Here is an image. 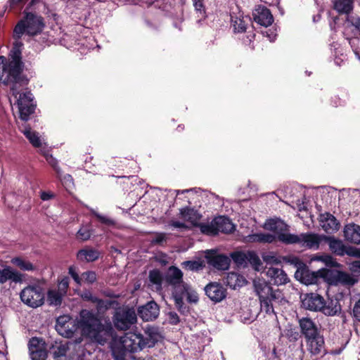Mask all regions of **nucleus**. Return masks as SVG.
I'll list each match as a JSON object with an SVG mask.
<instances>
[{
    "instance_id": "38",
    "label": "nucleus",
    "mask_w": 360,
    "mask_h": 360,
    "mask_svg": "<svg viewBox=\"0 0 360 360\" xmlns=\"http://www.w3.org/2000/svg\"><path fill=\"white\" fill-rule=\"evenodd\" d=\"M172 286L174 288V291L172 292L173 298H184V295H186L189 290V285L184 281L181 284Z\"/></svg>"
},
{
    "instance_id": "21",
    "label": "nucleus",
    "mask_w": 360,
    "mask_h": 360,
    "mask_svg": "<svg viewBox=\"0 0 360 360\" xmlns=\"http://www.w3.org/2000/svg\"><path fill=\"white\" fill-rule=\"evenodd\" d=\"M214 224L217 229V233H231L236 229V226L231 220L225 216H218L214 218Z\"/></svg>"
},
{
    "instance_id": "29",
    "label": "nucleus",
    "mask_w": 360,
    "mask_h": 360,
    "mask_svg": "<svg viewBox=\"0 0 360 360\" xmlns=\"http://www.w3.org/2000/svg\"><path fill=\"white\" fill-rule=\"evenodd\" d=\"M239 15H237L233 12L231 13V23L233 24V26L234 27V30L236 32L242 33L246 31L247 29V20L244 18L242 14L238 13Z\"/></svg>"
},
{
    "instance_id": "12",
    "label": "nucleus",
    "mask_w": 360,
    "mask_h": 360,
    "mask_svg": "<svg viewBox=\"0 0 360 360\" xmlns=\"http://www.w3.org/2000/svg\"><path fill=\"white\" fill-rule=\"evenodd\" d=\"M324 304V298L317 293H307L302 298V307L312 311H321Z\"/></svg>"
},
{
    "instance_id": "23",
    "label": "nucleus",
    "mask_w": 360,
    "mask_h": 360,
    "mask_svg": "<svg viewBox=\"0 0 360 360\" xmlns=\"http://www.w3.org/2000/svg\"><path fill=\"white\" fill-rule=\"evenodd\" d=\"M266 275L271 278V281L276 285L285 284L289 281L285 272L279 268H269L266 272Z\"/></svg>"
},
{
    "instance_id": "27",
    "label": "nucleus",
    "mask_w": 360,
    "mask_h": 360,
    "mask_svg": "<svg viewBox=\"0 0 360 360\" xmlns=\"http://www.w3.org/2000/svg\"><path fill=\"white\" fill-rule=\"evenodd\" d=\"M226 283L232 289H236L237 287L243 286L245 283V278L236 272L228 273L226 278Z\"/></svg>"
},
{
    "instance_id": "62",
    "label": "nucleus",
    "mask_w": 360,
    "mask_h": 360,
    "mask_svg": "<svg viewBox=\"0 0 360 360\" xmlns=\"http://www.w3.org/2000/svg\"><path fill=\"white\" fill-rule=\"evenodd\" d=\"M193 6L197 11L202 13L205 12V6L203 4V0H193Z\"/></svg>"
},
{
    "instance_id": "17",
    "label": "nucleus",
    "mask_w": 360,
    "mask_h": 360,
    "mask_svg": "<svg viewBox=\"0 0 360 360\" xmlns=\"http://www.w3.org/2000/svg\"><path fill=\"white\" fill-rule=\"evenodd\" d=\"M325 236L314 233H301L300 244L308 249H319L320 243L324 240Z\"/></svg>"
},
{
    "instance_id": "10",
    "label": "nucleus",
    "mask_w": 360,
    "mask_h": 360,
    "mask_svg": "<svg viewBox=\"0 0 360 360\" xmlns=\"http://www.w3.org/2000/svg\"><path fill=\"white\" fill-rule=\"evenodd\" d=\"M293 261H295V263L298 264L297 270L295 272V277L297 278H299L302 283L307 285L318 283L320 279L319 270L316 271H311L308 266L297 257H295Z\"/></svg>"
},
{
    "instance_id": "19",
    "label": "nucleus",
    "mask_w": 360,
    "mask_h": 360,
    "mask_svg": "<svg viewBox=\"0 0 360 360\" xmlns=\"http://www.w3.org/2000/svg\"><path fill=\"white\" fill-rule=\"evenodd\" d=\"M321 223L323 229L328 233H333L340 228V223L330 213H326L321 216Z\"/></svg>"
},
{
    "instance_id": "40",
    "label": "nucleus",
    "mask_w": 360,
    "mask_h": 360,
    "mask_svg": "<svg viewBox=\"0 0 360 360\" xmlns=\"http://www.w3.org/2000/svg\"><path fill=\"white\" fill-rule=\"evenodd\" d=\"M68 349L66 345L60 343L56 346H52L51 352L53 354L54 359L59 360V358L65 356Z\"/></svg>"
},
{
    "instance_id": "61",
    "label": "nucleus",
    "mask_w": 360,
    "mask_h": 360,
    "mask_svg": "<svg viewBox=\"0 0 360 360\" xmlns=\"http://www.w3.org/2000/svg\"><path fill=\"white\" fill-rule=\"evenodd\" d=\"M187 301L190 303H195L198 301V297L195 292H190L189 290L186 293Z\"/></svg>"
},
{
    "instance_id": "22",
    "label": "nucleus",
    "mask_w": 360,
    "mask_h": 360,
    "mask_svg": "<svg viewBox=\"0 0 360 360\" xmlns=\"http://www.w3.org/2000/svg\"><path fill=\"white\" fill-rule=\"evenodd\" d=\"M344 236L348 242L359 244L360 226L355 224H347L344 229Z\"/></svg>"
},
{
    "instance_id": "49",
    "label": "nucleus",
    "mask_w": 360,
    "mask_h": 360,
    "mask_svg": "<svg viewBox=\"0 0 360 360\" xmlns=\"http://www.w3.org/2000/svg\"><path fill=\"white\" fill-rule=\"evenodd\" d=\"M91 236V230L87 226H82L77 233V238L82 240H87Z\"/></svg>"
},
{
    "instance_id": "42",
    "label": "nucleus",
    "mask_w": 360,
    "mask_h": 360,
    "mask_svg": "<svg viewBox=\"0 0 360 360\" xmlns=\"http://www.w3.org/2000/svg\"><path fill=\"white\" fill-rule=\"evenodd\" d=\"M43 155L47 162L56 172L57 176H59L61 174V169L58 166V160L54 157H53L51 154H49V153L45 152Z\"/></svg>"
},
{
    "instance_id": "15",
    "label": "nucleus",
    "mask_w": 360,
    "mask_h": 360,
    "mask_svg": "<svg viewBox=\"0 0 360 360\" xmlns=\"http://www.w3.org/2000/svg\"><path fill=\"white\" fill-rule=\"evenodd\" d=\"M253 19L257 24L268 27L274 22V18L269 8L264 6H259L252 13Z\"/></svg>"
},
{
    "instance_id": "1",
    "label": "nucleus",
    "mask_w": 360,
    "mask_h": 360,
    "mask_svg": "<svg viewBox=\"0 0 360 360\" xmlns=\"http://www.w3.org/2000/svg\"><path fill=\"white\" fill-rule=\"evenodd\" d=\"M23 18L20 20L13 29V38L14 42L8 53V61L4 67L8 71L6 83L11 81L20 82L27 84V77L23 74L25 63L22 61V49L24 44L20 41L23 34L30 37L40 34L44 29L46 24L44 18L36 13L25 10Z\"/></svg>"
},
{
    "instance_id": "14",
    "label": "nucleus",
    "mask_w": 360,
    "mask_h": 360,
    "mask_svg": "<svg viewBox=\"0 0 360 360\" xmlns=\"http://www.w3.org/2000/svg\"><path fill=\"white\" fill-rule=\"evenodd\" d=\"M160 308L155 301L148 302L146 304L139 307L136 314L144 321H153L158 318Z\"/></svg>"
},
{
    "instance_id": "55",
    "label": "nucleus",
    "mask_w": 360,
    "mask_h": 360,
    "mask_svg": "<svg viewBox=\"0 0 360 360\" xmlns=\"http://www.w3.org/2000/svg\"><path fill=\"white\" fill-rule=\"evenodd\" d=\"M68 273L77 284L81 285L82 278V276H79L75 266H70L68 268Z\"/></svg>"
},
{
    "instance_id": "32",
    "label": "nucleus",
    "mask_w": 360,
    "mask_h": 360,
    "mask_svg": "<svg viewBox=\"0 0 360 360\" xmlns=\"http://www.w3.org/2000/svg\"><path fill=\"white\" fill-rule=\"evenodd\" d=\"M64 294L57 290H49L47 293V301L50 305L60 306Z\"/></svg>"
},
{
    "instance_id": "59",
    "label": "nucleus",
    "mask_w": 360,
    "mask_h": 360,
    "mask_svg": "<svg viewBox=\"0 0 360 360\" xmlns=\"http://www.w3.org/2000/svg\"><path fill=\"white\" fill-rule=\"evenodd\" d=\"M95 216L97 218V219L103 224L108 226H113L115 224V222L112 219L102 216L100 214L96 213L95 214Z\"/></svg>"
},
{
    "instance_id": "60",
    "label": "nucleus",
    "mask_w": 360,
    "mask_h": 360,
    "mask_svg": "<svg viewBox=\"0 0 360 360\" xmlns=\"http://www.w3.org/2000/svg\"><path fill=\"white\" fill-rule=\"evenodd\" d=\"M81 297L84 300L90 301L93 303L95 302V298H97L96 297L94 296L90 291L88 290L83 292L81 295Z\"/></svg>"
},
{
    "instance_id": "18",
    "label": "nucleus",
    "mask_w": 360,
    "mask_h": 360,
    "mask_svg": "<svg viewBox=\"0 0 360 360\" xmlns=\"http://www.w3.org/2000/svg\"><path fill=\"white\" fill-rule=\"evenodd\" d=\"M7 281H11L15 283L23 281V275L19 271L6 266L3 269H0V283H4Z\"/></svg>"
},
{
    "instance_id": "5",
    "label": "nucleus",
    "mask_w": 360,
    "mask_h": 360,
    "mask_svg": "<svg viewBox=\"0 0 360 360\" xmlns=\"http://www.w3.org/2000/svg\"><path fill=\"white\" fill-rule=\"evenodd\" d=\"M299 326L302 335L306 339L309 350L312 354H321L325 350L323 336L315 322L309 317L299 319Z\"/></svg>"
},
{
    "instance_id": "45",
    "label": "nucleus",
    "mask_w": 360,
    "mask_h": 360,
    "mask_svg": "<svg viewBox=\"0 0 360 360\" xmlns=\"http://www.w3.org/2000/svg\"><path fill=\"white\" fill-rule=\"evenodd\" d=\"M45 342L42 338L33 337L29 341V349L30 352L34 351V349H41L45 346Z\"/></svg>"
},
{
    "instance_id": "16",
    "label": "nucleus",
    "mask_w": 360,
    "mask_h": 360,
    "mask_svg": "<svg viewBox=\"0 0 360 360\" xmlns=\"http://www.w3.org/2000/svg\"><path fill=\"white\" fill-rule=\"evenodd\" d=\"M263 227L266 230L274 232L276 235L277 240L279 234L289 231V226L279 218L266 219Z\"/></svg>"
},
{
    "instance_id": "20",
    "label": "nucleus",
    "mask_w": 360,
    "mask_h": 360,
    "mask_svg": "<svg viewBox=\"0 0 360 360\" xmlns=\"http://www.w3.org/2000/svg\"><path fill=\"white\" fill-rule=\"evenodd\" d=\"M100 252L91 247H85L77 253V259L81 262H92L100 257Z\"/></svg>"
},
{
    "instance_id": "4",
    "label": "nucleus",
    "mask_w": 360,
    "mask_h": 360,
    "mask_svg": "<svg viewBox=\"0 0 360 360\" xmlns=\"http://www.w3.org/2000/svg\"><path fill=\"white\" fill-rule=\"evenodd\" d=\"M77 326L80 329L82 335L95 342L103 345L107 339L103 336L111 327H105L101 320L94 312L82 309L79 312V319L77 320Z\"/></svg>"
},
{
    "instance_id": "30",
    "label": "nucleus",
    "mask_w": 360,
    "mask_h": 360,
    "mask_svg": "<svg viewBox=\"0 0 360 360\" xmlns=\"http://www.w3.org/2000/svg\"><path fill=\"white\" fill-rule=\"evenodd\" d=\"M11 262L22 271H33L36 270V266L32 263L21 257L12 258Z\"/></svg>"
},
{
    "instance_id": "33",
    "label": "nucleus",
    "mask_w": 360,
    "mask_h": 360,
    "mask_svg": "<svg viewBox=\"0 0 360 360\" xmlns=\"http://www.w3.org/2000/svg\"><path fill=\"white\" fill-rule=\"evenodd\" d=\"M195 227L200 229L202 233L207 236H216L218 234L217 229L214 224V219L210 223L198 222Z\"/></svg>"
},
{
    "instance_id": "52",
    "label": "nucleus",
    "mask_w": 360,
    "mask_h": 360,
    "mask_svg": "<svg viewBox=\"0 0 360 360\" xmlns=\"http://www.w3.org/2000/svg\"><path fill=\"white\" fill-rule=\"evenodd\" d=\"M82 280L89 284L94 283L96 281V274L93 271H87L82 274Z\"/></svg>"
},
{
    "instance_id": "7",
    "label": "nucleus",
    "mask_w": 360,
    "mask_h": 360,
    "mask_svg": "<svg viewBox=\"0 0 360 360\" xmlns=\"http://www.w3.org/2000/svg\"><path fill=\"white\" fill-rule=\"evenodd\" d=\"M112 320L117 330H127L136 323L137 314L134 308H118L113 315Z\"/></svg>"
},
{
    "instance_id": "35",
    "label": "nucleus",
    "mask_w": 360,
    "mask_h": 360,
    "mask_svg": "<svg viewBox=\"0 0 360 360\" xmlns=\"http://www.w3.org/2000/svg\"><path fill=\"white\" fill-rule=\"evenodd\" d=\"M23 134L34 148H40L41 146V141L38 133L32 131L30 127L25 128Z\"/></svg>"
},
{
    "instance_id": "28",
    "label": "nucleus",
    "mask_w": 360,
    "mask_h": 360,
    "mask_svg": "<svg viewBox=\"0 0 360 360\" xmlns=\"http://www.w3.org/2000/svg\"><path fill=\"white\" fill-rule=\"evenodd\" d=\"M319 273L320 278H323L330 285L338 283L340 271L323 268L319 269Z\"/></svg>"
},
{
    "instance_id": "31",
    "label": "nucleus",
    "mask_w": 360,
    "mask_h": 360,
    "mask_svg": "<svg viewBox=\"0 0 360 360\" xmlns=\"http://www.w3.org/2000/svg\"><path fill=\"white\" fill-rule=\"evenodd\" d=\"M252 241L260 243H272L276 240L275 235L269 233H257L250 236Z\"/></svg>"
},
{
    "instance_id": "3",
    "label": "nucleus",
    "mask_w": 360,
    "mask_h": 360,
    "mask_svg": "<svg viewBox=\"0 0 360 360\" xmlns=\"http://www.w3.org/2000/svg\"><path fill=\"white\" fill-rule=\"evenodd\" d=\"M0 62L3 64L2 71H0V82L4 85H11L10 91L11 94L17 99L16 102L19 110L20 118L22 120L27 121L30 116L34 112L37 105L34 102L33 94L30 90L26 89L25 92L20 93L18 89L19 87L27 86L29 84L30 79H28L27 84L14 81L6 83V79H5L8 75V71L4 70V67H6V62L8 61L4 56H0Z\"/></svg>"
},
{
    "instance_id": "8",
    "label": "nucleus",
    "mask_w": 360,
    "mask_h": 360,
    "mask_svg": "<svg viewBox=\"0 0 360 360\" xmlns=\"http://www.w3.org/2000/svg\"><path fill=\"white\" fill-rule=\"evenodd\" d=\"M22 302L32 308L41 306L44 302V293L39 285H28L20 294Z\"/></svg>"
},
{
    "instance_id": "25",
    "label": "nucleus",
    "mask_w": 360,
    "mask_h": 360,
    "mask_svg": "<svg viewBox=\"0 0 360 360\" xmlns=\"http://www.w3.org/2000/svg\"><path fill=\"white\" fill-rule=\"evenodd\" d=\"M183 272L178 267L171 266L168 269L165 280L169 285H176L183 283Z\"/></svg>"
},
{
    "instance_id": "58",
    "label": "nucleus",
    "mask_w": 360,
    "mask_h": 360,
    "mask_svg": "<svg viewBox=\"0 0 360 360\" xmlns=\"http://www.w3.org/2000/svg\"><path fill=\"white\" fill-rule=\"evenodd\" d=\"M169 323L172 325H177L180 322V319L175 311H169L167 314Z\"/></svg>"
},
{
    "instance_id": "57",
    "label": "nucleus",
    "mask_w": 360,
    "mask_h": 360,
    "mask_svg": "<svg viewBox=\"0 0 360 360\" xmlns=\"http://www.w3.org/2000/svg\"><path fill=\"white\" fill-rule=\"evenodd\" d=\"M352 316L356 321L360 322V299L355 302L353 307Z\"/></svg>"
},
{
    "instance_id": "36",
    "label": "nucleus",
    "mask_w": 360,
    "mask_h": 360,
    "mask_svg": "<svg viewBox=\"0 0 360 360\" xmlns=\"http://www.w3.org/2000/svg\"><path fill=\"white\" fill-rule=\"evenodd\" d=\"M341 311V306L338 301L331 300L328 305L325 302L321 311L326 316H335Z\"/></svg>"
},
{
    "instance_id": "48",
    "label": "nucleus",
    "mask_w": 360,
    "mask_h": 360,
    "mask_svg": "<svg viewBox=\"0 0 360 360\" xmlns=\"http://www.w3.org/2000/svg\"><path fill=\"white\" fill-rule=\"evenodd\" d=\"M231 257L233 262L238 265L242 266L247 263V253L243 252H232Z\"/></svg>"
},
{
    "instance_id": "50",
    "label": "nucleus",
    "mask_w": 360,
    "mask_h": 360,
    "mask_svg": "<svg viewBox=\"0 0 360 360\" xmlns=\"http://www.w3.org/2000/svg\"><path fill=\"white\" fill-rule=\"evenodd\" d=\"M70 279L68 276H63L61 278L58 279V290L65 295L68 292V289L69 288Z\"/></svg>"
},
{
    "instance_id": "53",
    "label": "nucleus",
    "mask_w": 360,
    "mask_h": 360,
    "mask_svg": "<svg viewBox=\"0 0 360 360\" xmlns=\"http://www.w3.org/2000/svg\"><path fill=\"white\" fill-rule=\"evenodd\" d=\"M27 0H8L7 4L10 10L21 9Z\"/></svg>"
},
{
    "instance_id": "44",
    "label": "nucleus",
    "mask_w": 360,
    "mask_h": 360,
    "mask_svg": "<svg viewBox=\"0 0 360 360\" xmlns=\"http://www.w3.org/2000/svg\"><path fill=\"white\" fill-rule=\"evenodd\" d=\"M182 268L189 271H198L202 268L201 262L195 260H188L181 263Z\"/></svg>"
},
{
    "instance_id": "41",
    "label": "nucleus",
    "mask_w": 360,
    "mask_h": 360,
    "mask_svg": "<svg viewBox=\"0 0 360 360\" xmlns=\"http://www.w3.org/2000/svg\"><path fill=\"white\" fill-rule=\"evenodd\" d=\"M148 279L151 283L161 288L163 281V276L159 269H155L150 270L148 274Z\"/></svg>"
},
{
    "instance_id": "6",
    "label": "nucleus",
    "mask_w": 360,
    "mask_h": 360,
    "mask_svg": "<svg viewBox=\"0 0 360 360\" xmlns=\"http://www.w3.org/2000/svg\"><path fill=\"white\" fill-rule=\"evenodd\" d=\"M254 285L255 292L259 297L261 308L266 314L274 313L273 302L279 300L278 290H274L271 285L265 281L255 283Z\"/></svg>"
},
{
    "instance_id": "34",
    "label": "nucleus",
    "mask_w": 360,
    "mask_h": 360,
    "mask_svg": "<svg viewBox=\"0 0 360 360\" xmlns=\"http://www.w3.org/2000/svg\"><path fill=\"white\" fill-rule=\"evenodd\" d=\"M300 235L290 233L288 231L279 234L278 240L285 245L300 244Z\"/></svg>"
},
{
    "instance_id": "56",
    "label": "nucleus",
    "mask_w": 360,
    "mask_h": 360,
    "mask_svg": "<svg viewBox=\"0 0 360 360\" xmlns=\"http://www.w3.org/2000/svg\"><path fill=\"white\" fill-rule=\"evenodd\" d=\"M167 240L166 234L165 233H157L155 238L151 240L153 245H162Z\"/></svg>"
},
{
    "instance_id": "54",
    "label": "nucleus",
    "mask_w": 360,
    "mask_h": 360,
    "mask_svg": "<svg viewBox=\"0 0 360 360\" xmlns=\"http://www.w3.org/2000/svg\"><path fill=\"white\" fill-rule=\"evenodd\" d=\"M338 283L341 282L345 284L352 285L354 284L353 278L351 276L345 272L340 271L338 276Z\"/></svg>"
},
{
    "instance_id": "63",
    "label": "nucleus",
    "mask_w": 360,
    "mask_h": 360,
    "mask_svg": "<svg viewBox=\"0 0 360 360\" xmlns=\"http://www.w3.org/2000/svg\"><path fill=\"white\" fill-rule=\"evenodd\" d=\"M347 255L349 256H353L360 258V248H349Z\"/></svg>"
},
{
    "instance_id": "39",
    "label": "nucleus",
    "mask_w": 360,
    "mask_h": 360,
    "mask_svg": "<svg viewBox=\"0 0 360 360\" xmlns=\"http://www.w3.org/2000/svg\"><path fill=\"white\" fill-rule=\"evenodd\" d=\"M247 262L250 263L255 271H259L262 265L259 256L254 251L247 252Z\"/></svg>"
},
{
    "instance_id": "47",
    "label": "nucleus",
    "mask_w": 360,
    "mask_h": 360,
    "mask_svg": "<svg viewBox=\"0 0 360 360\" xmlns=\"http://www.w3.org/2000/svg\"><path fill=\"white\" fill-rule=\"evenodd\" d=\"M316 260L323 262L328 267H337L339 266V264L332 256L329 255H325L321 256H317L315 258Z\"/></svg>"
},
{
    "instance_id": "2",
    "label": "nucleus",
    "mask_w": 360,
    "mask_h": 360,
    "mask_svg": "<svg viewBox=\"0 0 360 360\" xmlns=\"http://www.w3.org/2000/svg\"><path fill=\"white\" fill-rule=\"evenodd\" d=\"M162 335L158 328L147 326L143 329V333L129 332L127 333L121 340L122 347L124 351H113L115 360H125L124 352L135 353L145 348H152L160 341Z\"/></svg>"
},
{
    "instance_id": "24",
    "label": "nucleus",
    "mask_w": 360,
    "mask_h": 360,
    "mask_svg": "<svg viewBox=\"0 0 360 360\" xmlns=\"http://www.w3.org/2000/svg\"><path fill=\"white\" fill-rule=\"evenodd\" d=\"M324 240L328 243L330 250L335 255L343 256L348 252V248L338 239L331 236H324Z\"/></svg>"
},
{
    "instance_id": "37",
    "label": "nucleus",
    "mask_w": 360,
    "mask_h": 360,
    "mask_svg": "<svg viewBox=\"0 0 360 360\" xmlns=\"http://www.w3.org/2000/svg\"><path fill=\"white\" fill-rule=\"evenodd\" d=\"M94 303L96 304V308L99 312H104L118 304L117 302L115 300H103L98 297L95 298Z\"/></svg>"
},
{
    "instance_id": "46",
    "label": "nucleus",
    "mask_w": 360,
    "mask_h": 360,
    "mask_svg": "<svg viewBox=\"0 0 360 360\" xmlns=\"http://www.w3.org/2000/svg\"><path fill=\"white\" fill-rule=\"evenodd\" d=\"M32 360H46L48 356L46 347L30 352Z\"/></svg>"
},
{
    "instance_id": "51",
    "label": "nucleus",
    "mask_w": 360,
    "mask_h": 360,
    "mask_svg": "<svg viewBox=\"0 0 360 360\" xmlns=\"http://www.w3.org/2000/svg\"><path fill=\"white\" fill-rule=\"evenodd\" d=\"M174 304L177 310L181 314H186L188 311V307L184 302V298H174Z\"/></svg>"
},
{
    "instance_id": "11",
    "label": "nucleus",
    "mask_w": 360,
    "mask_h": 360,
    "mask_svg": "<svg viewBox=\"0 0 360 360\" xmlns=\"http://www.w3.org/2000/svg\"><path fill=\"white\" fill-rule=\"evenodd\" d=\"M205 258L208 264L218 270H226L230 266L231 259L227 255L219 254L214 250L208 251Z\"/></svg>"
},
{
    "instance_id": "9",
    "label": "nucleus",
    "mask_w": 360,
    "mask_h": 360,
    "mask_svg": "<svg viewBox=\"0 0 360 360\" xmlns=\"http://www.w3.org/2000/svg\"><path fill=\"white\" fill-rule=\"evenodd\" d=\"M333 9L340 15H347V21L360 32V16L349 15L354 8V0H333Z\"/></svg>"
},
{
    "instance_id": "43",
    "label": "nucleus",
    "mask_w": 360,
    "mask_h": 360,
    "mask_svg": "<svg viewBox=\"0 0 360 360\" xmlns=\"http://www.w3.org/2000/svg\"><path fill=\"white\" fill-rule=\"evenodd\" d=\"M60 176L61 174L58 177L60 179L61 184H63L65 190L68 192L70 193L72 189L74 188V180L72 176L68 174L64 175L63 177H61Z\"/></svg>"
},
{
    "instance_id": "13",
    "label": "nucleus",
    "mask_w": 360,
    "mask_h": 360,
    "mask_svg": "<svg viewBox=\"0 0 360 360\" xmlns=\"http://www.w3.org/2000/svg\"><path fill=\"white\" fill-rule=\"evenodd\" d=\"M206 295L214 302H219L226 297V289L219 283L210 282L205 287Z\"/></svg>"
},
{
    "instance_id": "64",
    "label": "nucleus",
    "mask_w": 360,
    "mask_h": 360,
    "mask_svg": "<svg viewBox=\"0 0 360 360\" xmlns=\"http://www.w3.org/2000/svg\"><path fill=\"white\" fill-rule=\"evenodd\" d=\"M169 225L177 229H187L188 226L184 222H181L179 221H171L169 222Z\"/></svg>"
},
{
    "instance_id": "26",
    "label": "nucleus",
    "mask_w": 360,
    "mask_h": 360,
    "mask_svg": "<svg viewBox=\"0 0 360 360\" xmlns=\"http://www.w3.org/2000/svg\"><path fill=\"white\" fill-rule=\"evenodd\" d=\"M180 216L184 220L191 222L193 226L198 224L201 215L193 208L186 207L180 210Z\"/></svg>"
}]
</instances>
